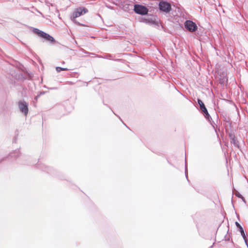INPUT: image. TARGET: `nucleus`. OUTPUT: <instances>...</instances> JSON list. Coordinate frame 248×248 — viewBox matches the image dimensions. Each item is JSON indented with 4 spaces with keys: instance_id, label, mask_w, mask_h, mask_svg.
I'll return each mask as SVG.
<instances>
[{
    "instance_id": "obj_1",
    "label": "nucleus",
    "mask_w": 248,
    "mask_h": 248,
    "mask_svg": "<svg viewBox=\"0 0 248 248\" xmlns=\"http://www.w3.org/2000/svg\"><path fill=\"white\" fill-rule=\"evenodd\" d=\"M33 32L37 34L39 36L45 39V40L50 42H54L55 40L53 37L50 36L49 34L39 30L38 29L34 28L33 29Z\"/></svg>"
},
{
    "instance_id": "obj_11",
    "label": "nucleus",
    "mask_w": 248,
    "mask_h": 248,
    "mask_svg": "<svg viewBox=\"0 0 248 248\" xmlns=\"http://www.w3.org/2000/svg\"><path fill=\"white\" fill-rule=\"evenodd\" d=\"M56 70L57 72H60L61 71H67L69 69L66 68H62L61 67H57Z\"/></svg>"
},
{
    "instance_id": "obj_6",
    "label": "nucleus",
    "mask_w": 248,
    "mask_h": 248,
    "mask_svg": "<svg viewBox=\"0 0 248 248\" xmlns=\"http://www.w3.org/2000/svg\"><path fill=\"white\" fill-rule=\"evenodd\" d=\"M198 103L200 106L201 110L202 111V112L203 113L204 117L207 119L209 120V118H210V116L206 107H205L204 104H203L202 101L200 99H198Z\"/></svg>"
},
{
    "instance_id": "obj_13",
    "label": "nucleus",
    "mask_w": 248,
    "mask_h": 248,
    "mask_svg": "<svg viewBox=\"0 0 248 248\" xmlns=\"http://www.w3.org/2000/svg\"><path fill=\"white\" fill-rule=\"evenodd\" d=\"M133 7V5L132 4H128V7L126 8H128V9H126V8H124V10L129 11L130 10H132Z\"/></svg>"
},
{
    "instance_id": "obj_7",
    "label": "nucleus",
    "mask_w": 248,
    "mask_h": 248,
    "mask_svg": "<svg viewBox=\"0 0 248 248\" xmlns=\"http://www.w3.org/2000/svg\"><path fill=\"white\" fill-rule=\"evenodd\" d=\"M18 107L20 110L27 115L28 113V104L25 101H19L18 102Z\"/></svg>"
},
{
    "instance_id": "obj_12",
    "label": "nucleus",
    "mask_w": 248,
    "mask_h": 248,
    "mask_svg": "<svg viewBox=\"0 0 248 248\" xmlns=\"http://www.w3.org/2000/svg\"><path fill=\"white\" fill-rule=\"evenodd\" d=\"M19 152L18 150V151H16L15 152H14L13 153H11L10 155L12 157L14 156H15V157H16L18 156V155H19Z\"/></svg>"
},
{
    "instance_id": "obj_3",
    "label": "nucleus",
    "mask_w": 248,
    "mask_h": 248,
    "mask_svg": "<svg viewBox=\"0 0 248 248\" xmlns=\"http://www.w3.org/2000/svg\"><path fill=\"white\" fill-rule=\"evenodd\" d=\"M88 12V9L85 7H79L77 8L73 14L72 17L73 19H75L76 18L87 13Z\"/></svg>"
},
{
    "instance_id": "obj_17",
    "label": "nucleus",
    "mask_w": 248,
    "mask_h": 248,
    "mask_svg": "<svg viewBox=\"0 0 248 248\" xmlns=\"http://www.w3.org/2000/svg\"><path fill=\"white\" fill-rule=\"evenodd\" d=\"M62 64H64V63H65L64 62V61H63V62H62Z\"/></svg>"
},
{
    "instance_id": "obj_10",
    "label": "nucleus",
    "mask_w": 248,
    "mask_h": 248,
    "mask_svg": "<svg viewBox=\"0 0 248 248\" xmlns=\"http://www.w3.org/2000/svg\"><path fill=\"white\" fill-rule=\"evenodd\" d=\"M98 57L106 59H108V60H113V56L111 55L108 54H106L104 56H98Z\"/></svg>"
},
{
    "instance_id": "obj_2",
    "label": "nucleus",
    "mask_w": 248,
    "mask_h": 248,
    "mask_svg": "<svg viewBox=\"0 0 248 248\" xmlns=\"http://www.w3.org/2000/svg\"><path fill=\"white\" fill-rule=\"evenodd\" d=\"M134 10L136 13L141 15H146L148 12V10L145 6L139 4L134 5Z\"/></svg>"
},
{
    "instance_id": "obj_4",
    "label": "nucleus",
    "mask_w": 248,
    "mask_h": 248,
    "mask_svg": "<svg viewBox=\"0 0 248 248\" xmlns=\"http://www.w3.org/2000/svg\"><path fill=\"white\" fill-rule=\"evenodd\" d=\"M184 24L185 28L190 32L195 31L197 29L196 24L191 20L186 21Z\"/></svg>"
},
{
    "instance_id": "obj_8",
    "label": "nucleus",
    "mask_w": 248,
    "mask_h": 248,
    "mask_svg": "<svg viewBox=\"0 0 248 248\" xmlns=\"http://www.w3.org/2000/svg\"><path fill=\"white\" fill-rule=\"evenodd\" d=\"M229 137L230 139L231 143L233 144L235 147L239 148L240 146L239 142L235 137L234 134L232 133H230L229 134Z\"/></svg>"
},
{
    "instance_id": "obj_5",
    "label": "nucleus",
    "mask_w": 248,
    "mask_h": 248,
    "mask_svg": "<svg viewBox=\"0 0 248 248\" xmlns=\"http://www.w3.org/2000/svg\"><path fill=\"white\" fill-rule=\"evenodd\" d=\"M159 7L161 11L168 13L171 10V5L167 2L161 1L159 3Z\"/></svg>"
},
{
    "instance_id": "obj_14",
    "label": "nucleus",
    "mask_w": 248,
    "mask_h": 248,
    "mask_svg": "<svg viewBox=\"0 0 248 248\" xmlns=\"http://www.w3.org/2000/svg\"><path fill=\"white\" fill-rule=\"evenodd\" d=\"M235 195H236L237 197H239V198H241V199H244L243 197L241 195V194H240V193H239V192H236L235 193Z\"/></svg>"
},
{
    "instance_id": "obj_16",
    "label": "nucleus",
    "mask_w": 248,
    "mask_h": 248,
    "mask_svg": "<svg viewBox=\"0 0 248 248\" xmlns=\"http://www.w3.org/2000/svg\"><path fill=\"white\" fill-rule=\"evenodd\" d=\"M57 89L56 88H51V89Z\"/></svg>"
},
{
    "instance_id": "obj_9",
    "label": "nucleus",
    "mask_w": 248,
    "mask_h": 248,
    "mask_svg": "<svg viewBox=\"0 0 248 248\" xmlns=\"http://www.w3.org/2000/svg\"><path fill=\"white\" fill-rule=\"evenodd\" d=\"M235 225L236 227L238 228L239 231H240L242 236L243 237L244 240H245V243L247 244V239L243 227L237 222H235Z\"/></svg>"
},
{
    "instance_id": "obj_15",
    "label": "nucleus",
    "mask_w": 248,
    "mask_h": 248,
    "mask_svg": "<svg viewBox=\"0 0 248 248\" xmlns=\"http://www.w3.org/2000/svg\"><path fill=\"white\" fill-rule=\"evenodd\" d=\"M45 93V92H40V93L35 97V99L37 101V99L41 95H43L44 94V93Z\"/></svg>"
}]
</instances>
